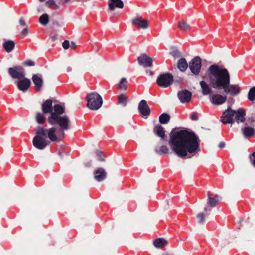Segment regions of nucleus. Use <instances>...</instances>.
<instances>
[{"label":"nucleus","mask_w":255,"mask_h":255,"mask_svg":"<svg viewBox=\"0 0 255 255\" xmlns=\"http://www.w3.org/2000/svg\"><path fill=\"white\" fill-rule=\"evenodd\" d=\"M202 78L205 80L200 82V85L203 95L212 93V88L221 90L233 96L238 95L240 88L238 85L230 84V74L227 69L217 64H212L207 69Z\"/></svg>","instance_id":"obj_1"},{"label":"nucleus","mask_w":255,"mask_h":255,"mask_svg":"<svg viewBox=\"0 0 255 255\" xmlns=\"http://www.w3.org/2000/svg\"><path fill=\"white\" fill-rule=\"evenodd\" d=\"M48 122L53 126L49 129L38 126L35 129L36 135L33 138V146L39 150H43L48 144L47 138L52 142L63 139L65 131L70 128L71 121L68 116L64 115L53 118L47 119Z\"/></svg>","instance_id":"obj_2"},{"label":"nucleus","mask_w":255,"mask_h":255,"mask_svg":"<svg viewBox=\"0 0 255 255\" xmlns=\"http://www.w3.org/2000/svg\"><path fill=\"white\" fill-rule=\"evenodd\" d=\"M168 144L179 157L191 158L200 152V139L193 131L173 129L169 134Z\"/></svg>","instance_id":"obj_3"},{"label":"nucleus","mask_w":255,"mask_h":255,"mask_svg":"<svg viewBox=\"0 0 255 255\" xmlns=\"http://www.w3.org/2000/svg\"><path fill=\"white\" fill-rule=\"evenodd\" d=\"M245 115L246 112L243 108H240L236 111L228 108L223 112L221 117V121L224 124L227 123L232 124L235 121L238 123L244 122Z\"/></svg>","instance_id":"obj_4"},{"label":"nucleus","mask_w":255,"mask_h":255,"mask_svg":"<svg viewBox=\"0 0 255 255\" xmlns=\"http://www.w3.org/2000/svg\"><path fill=\"white\" fill-rule=\"evenodd\" d=\"M87 106L91 110L96 111L99 109L103 104L102 97L97 92L88 94L85 98Z\"/></svg>","instance_id":"obj_5"},{"label":"nucleus","mask_w":255,"mask_h":255,"mask_svg":"<svg viewBox=\"0 0 255 255\" xmlns=\"http://www.w3.org/2000/svg\"><path fill=\"white\" fill-rule=\"evenodd\" d=\"M174 80L173 75L169 73L160 74L157 78L156 82L158 85L162 88L170 86Z\"/></svg>","instance_id":"obj_6"},{"label":"nucleus","mask_w":255,"mask_h":255,"mask_svg":"<svg viewBox=\"0 0 255 255\" xmlns=\"http://www.w3.org/2000/svg\"><path fill=\"white\" fill-rule=\"evenodd\" d=\"M202 67V60L199 56H196L189 62V68L195 76L199 75Z\"/></svg>","instance_id":"obj_7"},{"label":"nucleus","mask_w":255,"mask_h":255,"mask_svg":"<svg viewBox=\"0 0 255 255\" xmlns=\"http://www.w3.org/2000/svg\"><path fill=\"white\" fill-rule=\"evenodd\" d=\"M8 72L13 79H21L25 76L24 69L21 66H15L8 68Z\"/></svg>","instance_id":"obj_8"},{"label":"nucleus","mask_w":255,"mask_h":255,"mask_svg":"<svg viewBox=\"0 0 255 255\" xmlns=\"http://www.w3.org/2000/svg\"><path fill=\"white\" fill-rule=\"evenodd\" d=\"M220 199L218 196L216 195L214 197L208 193L207 194V205L204 208V212L207 214L208 212H210L211 208L216 207L220 203Z\"/></svg>","instance_id":"obj_9"},{"label":"nucleus","mask_w":255,"mask_h":255,"mask_svg":"<svg viewBox=\"0 0 255 255\" xmlns=\"http://www.w3.org/2000/svg\"><path fill=\"white\" fill-rule=\"evenodd\" d=\"M131 24L138 29H146L149 27V21L141 16H137L131 20Z\"/></svg>","instance_id":"obj_10"},{"label":"nucleus","mask_w":255,"mask_h":255,"mask_svg":"<svg viewBox=\"0 0 255 255\" xmlns=\"http://www.w3.org/2000/svg\"><path fill=\"white\" fill-rule=\"evenodd\" d=\"M155 59L154 58L149 57L146 54H141L137 58L138 64L144 67H151L152 66L153 61Z\"/></svg>","instance_id":"obj_11"},{"label":"nucleus","mask_w":255,"mask_h":255,"mask_svg":"<svg viewBox=\"0 0 255 255\" xmlns=\"http://www.w3.org/2000/svg\"><path fill=\"white\" fill-rule=\"evenodd\" d=\"M192 95V93L186 89L179 91L177 94L179 99L182 103L189 102L191 101Z\"/></svg>","instance_id":"obj_12"},{"label":"nucleus","mask_w":255,"mask_h":255,"mask_svg":"<svg viewBox=\"0 0 255 255\" xmlns=\"http://www.w3.org/2000/svg\"><path fill=\"white\" fill-rule=\"evenodd\" d=\"M94 178L98 182H102L106 179L107 173L106 170L101 167H98L93 172Z\"/></svg>","instance_id":"obj_13"},{"label":"nucleus","mask_w":255,"mask_h":255,"mask_svg":"<svg viewBox=\"0 0 255 255\" xmlns=\"http://www.w3.org/2000/svg\"><path fill=\"white\" fill-rule=\"evenodd\" d=\"M30 80L25 78V76L24 78L20 79L17 82V86L18 89L23 92L27 91L30 87Z\"/></svg>","instance_id":"obj_14"},{"label":"nucleus","mask_w":255,"mask_h":255,"mask_svg":"<svg viewBox=\"0 0 255 255\" xmlns=\"http://www.w3.org/2000/svg\"><path fill=\"white\" fill-rule=\"evenodd\" d=\"M32 81L35 86L36 91H39L41 90L43 85L42 75L41 74H34L32 77Z\"/></svg>","instance_id":"obj_15"},{"label":"nucleus","mask_w":255,"mask_h":255,"mask_svg":"<svg viewBox=\"0 0 255 255\" xmlns=\"http://www.w3.org/2000/svg\"><path fill=\"white\" fill-rule=\"evenodd\" d=\"M65 108L64 106H62L58 104H55L53 106V113H52L51 115H50L48 117V119L53 118L59 116H61L63 113H65Z\"/></svg>","instance_id":"obj_16"},{"label":"nucleus","mask_w":255,"mask_h":255,"mask_svg":"<svg viewBox=\"0 0 255 255\" xmlns=\"http://www.w3.org/2000/svg\"><path fill=\"white\" fill-rule=\"evenodd\" d=\"M138 110L143 116H148L150 113V108L145 100H142L139 103Z\"/></svg>","instance_id":"obj_17"},{"label":"nucleus","mask_w":255,"mask_h":255,"mask_svg":"<svg viewBox=\"0 0 255 255\" xmlns=\"http://www.w3.org/2000/svg\"><path fill=\"white\" fill-rule=\"evenodd\" d=\"M42 111L45 114L49 113L51 115L53 111L52 100L51 99H47L43 103L42 105Z\"/></svg>","instance_id":"obj_18"},{"label":"nucleus","mask_w":255,"mask_h":255,"mask_svg":"<svg viewBox=\"0 0 255 255\" xmlns=\"http://www.w3.org/2000/svg\"><path fill=\"white\" fill-rule=\"evenodd\" d=\"M155 135L160 138L161 140H164L165 137V130L164 128L160 124L156 125L153 129Z\"/></svg>","instance_id":"obj_19"},{"label":"nucleus","mask_w":255,"mask_h":255,"mask_svg":"<svg viewBox=\"0 0 255 255\" xmlns=\"http://www.w3.org/2000/svg\"><path fill=\"white\" fill-rule=\"evenodd\" d=\"M227 100V96L216 94L212 95L211 101L212 104L216 105H221Z\"/></svg>","instance_id":"obj_20"},{"label":"nucleus","mask_w":255,"mask_h":255,"mask_svg":"<svg viewBox=\"0 0 255 255\" xmlns=\"http://www.w3.org/2000/svg\"><path fill=\"white\" fill-rule=\"evenodd\" d=\"M124 7V3L121 0H109L108 2V9L113 11L115 8L122 9Z\"/></svg>","instance_id":"obj_21"},{"label":"nucleus","mask_w":255,"mask_h":255,"mask_svg":"<svg viewBox=\"0 0 255 255\" xmlns=\"http://www.w3.org/2000/svg\"><path fill=\"white\" fill-rule=\"evenodd\" d=\"M2 47L6 52L10 53L14 49L15 47V43L13 40H6L3 43Z\"/></svg>","instance_id":"obj_22"},{"label":"nucleus","mask_w":255,"mask_h":255,"mask_svg":"<svg viewBox=\"0 0 255 255\" xmlns=\"http://www.w3.org/2000/svg\"><path fill=\"white\" fill-rule=\"evenodd\" d=\"M178 69L182 72H184L189 67L186 60L184 58H181L178 60L177 64Z\"/></svg>","instance_id":"obj_23"},{"label":"nucleus","mask_w":255,"mask_h":255,"mask_svg":"<svg viewBox=\"0 0 255 255\" xmlns=\"http://www.w3.org/2000/svg\"><path fill=\"white\" fill-rule=\"evenodd\" d=\"M153 245L156 248H162L167 245V241L164 238H159L154 241Z\"/></svg>","instance_id":"obj_24"},{"label":"nucleus","mask_w":255,"mask_h":255,"mask_svg":"<svg viewBox=\"0 0 255 255\" xmlns=\"http://www.w3.org/2000/svg\"><path fill=\"white\" fill-rule=\"evenodd\" d=\"M243 133L246 137L249 138L255 134V130L252 127H245L243 130Z\"/></svg>","instance_id":"obj_25"},{"label":"nucleus","mask_w":255,"mask_h":255,"mask_svg":"<svg viewBox=\"0 0 255 255\" xmlns=\"http://www.w3.org/2000/svg\"><path fill=\"white\" fill-rule=\"evenodd\" d=\"M45 6L52 10H58L60 8L55 0H47L45 3Z\"/></svg>","instance_id":"obj_26"},{"label":"nucleus","mask_w":255,"mask_h":255,"mask_svg":"<svg viewBox=\"0 0 255 255\" xmlns=\"http://www.w3.org/2000/svg\"><path fill=\"white\" fill-rule=\"evenodd\" d=\"M128 86V81L126 78H122L120 80L118 85V90L120 91H126Z\"/></svg>","instance_id":"obj_27"},{"label":"nucleus","mask_w":255,"mask_h":255,"mask_svg":"<svg viewBox=\"0 0 255 255\" xmlns=\"http://www.w3.org/2000/svg\"><path fill=\"white\" fill-rule=\"evenodd\" d=\"M45 114L43 113L38 112L36 115V121L39 124H43L46 120Z\"/></svg>","instance_id":"obj_28"},{"label":"nucleus","mask_w":255,"mask_h":255,"mask_svg":"<svg viewBox=\"0 0 255 255\" xmlns=\"http://www.w3.org/2000/svg\"><path fill=\"white\" fill-rule=\"evenodd\" d=\"M49 21V18L47 14H43L39 18V22L43 26H46Z\"/></svg>","instance_id":"obj_29"},{"label":"nucleus","mask_w":255,"mask_h":255,"mask_svg":"<svg viewBox=\"0 0 255 255\" xmlns=\"http://www.w3.org/2000/svg\"><path fill=\"white\" fill-rule=\"evenodd\" d=\"M170 119V117L169 114L166 113L162 114L159 117V121L161 124H166L167 123Z\"/></svg>","instance_id":"obj_30"},{"label":"nucleus","mask_w":255,"mask_h":255,"mask_svg":"<svg viewBox=\"0 0 255 255\" xmlns=\"http://www.w3.org/2000/svg\"><path fill=\"white\" fill-rule=\"evenodd\" d=\"M178 27L182 30L188 31L190 29V25L184 20H182L178 24Z\"/></svg>","instance_id":"obj_31"},{"label":"nucleus","mask_w":255,"mask_h":255,"mask_svg":"<svg viewBox=\"0 0 255 255\" xmlns=\"http://www.w3.org/2000/svg\"><path fill=\"white\" fill-rule=\"evenodd\" d=\"M155 151L156 153L160 155L167 154L169 153V149L166 146H161L159 149H155Z\"/></svg>","instance_id":"obj_32"},{"label":"nucleus","mask_w":255,"mask_h":255,"mask_svg":"<svg viewBox=\"0 0 255 255\" xmlns=\"http://www.w3.org/2000/svg\"><path fill=\"white\" fill-rule=\"evenodd\" d=\"M248 99L253 102L255 99V86L252 87L248 94Z\"/></svg>","instance_id":"obj_33"},{"label":"nucleus","mask_w":255,"mask_h":255,"mask_svg":"<svg viewBox=\"0 0 255 255\" xmlns=\"http://www.w3.org/2000/svg\"><path fill=\"white\" fill-rule=\"evenodd\" d=\"M118 103L120 104H122L124 106H126L127 105V100L126 98L125 97V95L124 94H121L119 96L118 98Z\"/></svg>","instance_id":"obj_34"},{"label":"nucleus","mask_w":255,"mask_h":255,"mask_svg":"<svg viewBox=\"0 0 255 255\" xmlns=\"http://www.w3.org/2000/svg\"><path fill=\"white\" fill-rule=\"evenodd\" d=\"M196 218L198 220V223L199 224H203L205 220V216L204 213L201 212L196 215Z\"/></svg>","instance_id":"obj_35"},{"label":"nucleus","mask_w":255,"mask_h":255,"mask_svg":"<svg viewBox=\"0 0 255 255\" xmlns=\"http://www.w3.org/2000/svg\"><path fill=\"white\" fill-rule=\"evenodd\" d=\"M249 159L251 164L255 168V151L250 155Z\"/></svg>","instance_id":"obj_36"},{"label":"nucleus","mask_w":255,"mask_h":255,"mask_svg":"<svg viewBox=\"0 0 255 255\" xmlns=\"http://www.w3.org/2000/svg\"><path fill=\"white\" fill-rule=\"evenodd\" d=\"M97 157H98V160L99 161H104L105 159L103 157H102L101 155L102 154V152L99 150H96L95 151Z\"/></svg>","instance_id":"obj_37"},{"label":"nucleus","mask_w":255,"mask_h":255,"mask_svg":"<svg viewBox=\"0 0 255 255\" xmlns=\"http://www.w3.org/2000/svg\"><path fill=\"white\" fill-rule=\"evenodd\" d=\"M69 1H70L68 0H57V3H56L60 7V6H64L66 3H67Z\"/></svg>","instance_id":"obj_38"},{"label":"nucleus","mask_w":255,"mask_h":255,"mask_svg":"<svg viewBox=\"0 0 255 255\" xmlns=\"http://www.w3.org/2000/svg\"><path fill=\"white\" fill-rule=\"evenodd\" d=\"M62 47L65 50L68 49L70 48V42L67 40L64 41L62 43Z\"/></svg>","instance_id":"obj_39"},{"label":"nucleus","mask_w":255,"mask_h":255,"mask_svg":"<svg viewBox=\"0 0 255 255\" xmlns=\"http://www.w3.org/2000/svg\"><path fill=\"white\" fill-rule=\"evenodd\" d=\"M23 64L27 66H34L35 65V62L32 60H28L24 62Z\"/></svg>","instance_id":"obj_40"},{"label":"nucleus","mask_w":255,"mask_h":255,"mask_svg":"<svg viewBox=\"0 0 255 255\" xmlns=\"http://www.w3.org/2000/svg\"><path fill=\"white\" fill-rule=\"evenodd\" d=\"M171 54L174 57H179L180 56V52L178 50H173L171 52Z\"/></svg>","instance_id":"obj_41"},{"label":"nucleus","mask_w":255,"mask_h":255,"mask_svg":"<svg viewBox=\"0 0 255 255\" xmlns=\"http://www.w3.org/2000/svg\"><path fill=\"white\" fill-rule=\"evenodd\" d=\"M28 29L27 27H25L21 32V34L23 36H26L28 33Z\"/></svg>","instance_id":"obj_42"},{"label":"nucleus","mask_w":255,"mask_h":255,"mask_svg":"<svg viewBox=\"0 0 255 255\" xmlns=\"http://www.w3.org/2000/svg\"><path fill=\"white\" fill-rule=\"evenodd\" d=\"M254 122V118L253 117L249 118L247 120V123L245 124V125H247L248 124H251Z\"/></svg>","instance_id":"obj_43"},{"label":"nucleus","mask_w":255,"mask_h":255,"mask_svg":"<svg viewBox=\"0 0 255 255\" xmlns=\"http://www.w3.org/2000/svg\"><path fill=\"white\" fill-rule=\"evenodd\" d=\"M19 24L22 26H25L26 24L23 18L21 17L19 19Z\"/></svg>","instance_id":"obj_44"},{"label":"nucleus","mask_w":255,"mask_h":255,"mask_svg":"<svg viewBox=\"0 0 255 255\" xmlns=\"http://www.w3.org/2000/svg\"><path fill=\"white\" fill-rule=\"evenodd\" d=\"M191 118L193 120H195V121L198 120V117L197 116V113H192V115H191Z\"/></svg>","instance_id":"obj_45"},{"label":"nucleus","mask_w":255,"mask_h":255,"mask_svg":"<svg viewBox=\"0 0 255 255\" xmlns=\"http://www.w3.org/2000/svg\"><path fill=\"white\" fill-rule=\"evenodd\" d=\"M77 47L76 44L75 42L72 41L71 43L70 44V48H71V49H76Z\"/></svg>","instance_id":"obj_46"},{"label":"nucleus","mask_w":255,"mask_h":255,"mask_svg":"<svg viewBox=\"0 0 255 255\" xmlns=\"http://www.w3.org/2000/svg\"><path fill=\"white\" fill-rule=\"evenodd\" d=\"M225 146V144L224 142H220L218 144V147L220 148H223Z\"/></svg>","instance_id":"obj_47"},{"label":"nucleus","mask_w":255,"mask_h":255,"mask_svg":"<svg viewBox=\"0 0 255 255\" xmlns=\"http://www.w3.org/2000/svg\"><path fill=\"white\" fill-rule=\"evenodd\" d=\"M53 24L55 26L60 27L61 26V24L59 23V22L58 21L54 20L53 21Z\"/></svg>","instance_id":"obj_48"},{"label":"nucleus","mask_w":255,"mask_h":255,"mask_svg":"<svg viewBox=\"0 0 255 255\" xmlns=\"http://www.w3.org/2000/svg\"><path fill=\"white\" fill-rule=\"evenodd\" d=\"M38 11L39 12H43V11H44V10L43 9L42 6H39L38 8Z\"/></svg>","instance_id":"obj_49"},{"label":"nucleus","mask_w":255,"mask_h":255,"mask_svg":"<svg viewBox=\"0 0 255 255\" xmlns=\"http://www.w3.org/2000/svg\"><path fill=\"white\" fill-rule=\"evenodd\" d=\"M71 70H72V68L71 67H69L67 68V71H68V72L71 71Z\"/></svg>","instance_id":"obj_50"},{"label":"nucleus","mask_w":255,"mask_h":255,"mask_svg":"<svg viewBox=\"0 0 255 255\" xmlns=\"http://www.w3.org/2000/svg\"><path fill=\"white\" fill-rule=\"evenodd\" d=\"M2 197L0 195V204L2 202Z\"/></svg>","instance_id":"obj_51"},{"label":"nucleus","mask_w":255,"mask_h":255,"mask_svg":"<svg viewBox=\"0 0 255 255\" xmlns=\"http://www.w3.org/2000/svg\"><path fill=\"white\" fill-rule=\"evenodd\" d=\"M39 1V2H44L46 0H38Z\"/></svg>","instance_id":"obj_52"},{"label":"nucleus","mask_w":255,"mask_h":255,"mask_svg":"<svg viewBox=\"0 0 255 255\" xmlns=\"http://www.w3.org/2000/svg\"><path fill=\"white\" fill-rule=\"evenodd\" d=\"M91 166V164L90 163L87 164V166Z\"/></svg>","instance_id":"obj_53"},{"label":"nucleus","mask_w":255,"mask_h":255,"mask_svg":"<svg viewBox=\"0 0 255 255\" xmlns=\"http://www.w3.org/2000/svg\"><path fill=\"white\" fill-rule=\"evenodd\" d=\"M54 39H55V37H53L52 38V41H53L54 40Z\"/></svg>","instance_id":"obj_54"},{"label":"nucleus","mask_w":255,"mask_h":255,"mask_svg":"<svg viewBox=\"0 0 255 255\" xmlns=\"http://www.w3.org/2000/svg\"><path fill=\"white\" fill-rule=\"evenodd\" d=\"M254 41L255 42V38L254 39Z\"/></svg>","instance_id":"obj_55"}]
</instances>
